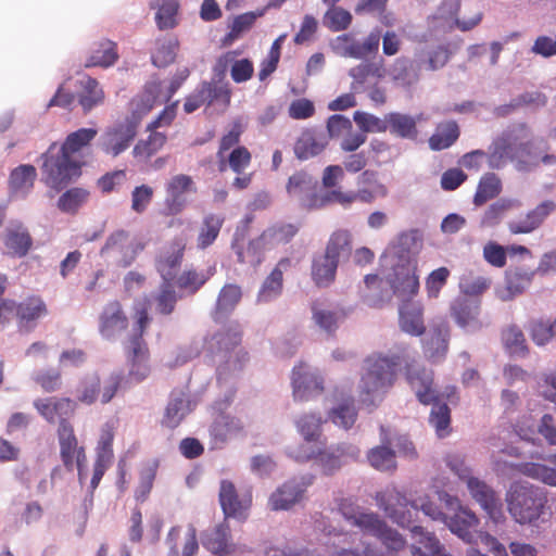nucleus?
Instances as JSON below:
<instances>
[{"mask_svg":"<svg viewBox=\"0 0 556 556\" xmlns=\"http://www.w3.org/2000/svg\"><path fill=\"white\" fill-rule=\"evenodd\" d=\"M420 249V236L413 230L400 235L384 256L386 264L390 266L387 282L391 293L401 301L412 300L419 291L417 266Z\"/></svg>","mask_w":556,"mask_h":556,"instance_id":"f257e3e1","label":"nucleus"},{"mask_svg":"<svg viewBox=\"0 0 556 556\" xmlns=\"http://www.w3.org/2000/svg\"><path fill=\"white\" fill-rule=\"evenodd\" d=\"M96 136L97 129L80 128L70 134L61 147L52 144L45 155L42 165L46 182L58 188L77 177L81 166L80 150L88 146Z\"/></svg>","mask_w":556,"mask_h":556,"instance_id":"f03ea898","label":"nucleus"},{"mask_svg":"<svg viewBox=\"0 0 556 556\" xmlns=\"http://www.w3.org/2000/svg\"><path fill=\"white\" fill-rule=\"evenodd\" d=\"M399 366V356L391 352H374L367 355L359 368L356 392L365 406L377 407L392 389Z\"/></svg>","mask_w":556,"mask_h":556,"instance_id":"7ed1b4c3","label":"nucleus"},{"mask_svg":"<svg viewBox=\"0 0 556 556\" xmlns=\"http://www.w3.org/2000/svg\"><path fill=\"white\" fill-rule=\"evenodd\" d=\"M407 379L422 404H432L429 422L434 428L439 438H445L450 433V408L444 401L454 402L456 388L447 386L442 392L432 388L433 376L430 370H416L407 368Z\"/></svg>","mask_w":556,"mask_h":556,"instance_id":"20e7f679","label":"nucleus"},{"mask_svg":"<svg viewBox=\"0 0 556 556\" xmlns=\"http://www.w3.org/2000/svg\"><path fill=\"white\" fill-rule=\"evenodd\" d=\"M488 164L493 169H501L515 162L518 170H530L538 164L530 155V131L525 125H516L507 129L490 147L486 154Z\"/></svg>","mask_w":556,"mask_h":556,"instance_id":"39448f33","label":"nucleus"},{"mask_svg":"<svg viewBox=\"0 0 556 556\" xmlns=\"http://www.w3.org/2000/svg\"><path fill=\"white\" fill-rule=\"evenodd\" d=\"M153 91L152 86L144 97H136L131 101L130 117L117 121L105 128L98 139V146L105 154L116 157L129 148L137 135L139 121L154 106Z\"/></svg>","mask_w":556,"mask_h":556,"instance_id":"423d86ee","label":"nucleus"},{"mask_svg":"<svg viewBox=\"0 0 556 556\" xmlns=\"http://www.w3.org/2000/svg\"><path fill=\"white\" fill-rule=\"evenodd\" d=\"M377 506L395 523L407 527L413 520V513L422 511L434 521L443 522L445 515L427 494L408 500L396 489H387L376 494Z\"/></svg>","mask_w":556,"mask_h":556,"instance_id":"0eeeda50","label":"nucleus"},{"mask_svg":"<svg viewBox=\"0 0 556 556\" xmlns=\"http://www.w3.org/2000/svg\"><path fill=\"white\" fill-rule=\"evenodd\" d=\"M506 503L511 517L521 525L539 527L548 519L546 497L542 489L527 482H516L506 494Z\"/></svg>","mask_w":556,"mask_h":556,"instance_id":"6e6552de","label":"nucleus"},{"mask_svg":"<svg viewBox=\"0 0 556 556\" xmlns=\"http://www.w3.org/2000/svg\"><path fill=\"white\" fill-rule=\"evenodd\" d=\"M340 515L351 526L358 528L365 534L372 535L381 541L389 552H399L404 548V538L379 517L378 514L364 509L348 500L341 501L338 506Z\"/></svg>","mask_w":556,"mask_h":556,"instance_id":"1a4fd4ad","label":"nucleus"},{"mask_svg":"<svg viewBox=\"0 0 556 556\" xmlns=\"http://www.w3.org/2000/svg\"><path fill=\"white\" fill-rule=\"evenodd\" d=\"M185 247L186 242L184 239H176L161 252L156 261V269L163 279L160 293L154 300L155 309L160 314H170L177 302V295L173 290V280L176 277L179 261L182 260Z\"/></svg>","mask_w":556,"mask_h":556,"instance_id":"9d476101","label":"nucleus"},{"mask_svg":"<svg viewBox=\"0 0 556 556\" xmlns=\"http://www.w3.org/2000/svg\"><path fill=\"white\" fill-rule=\"evenodd\" d=\"M135 323H134V339L128 346V375L125 377L126 382L129 384L139 383L147 379L150 375L151 368L149 365L148 350L142 341L139 339L144 329L150 324L148 315V301L140 300L135 304Z\"/></svg>","mask_w":556,"mask_h":556,"instance_id":"9b49d317","label":"nucleus"},{"mask_svg":"<svg viewBox=\"0 0 556 556\" xmlns=\"http://www.w3.org/2000/svg\"><path fill=\"white\" fill-rule=\"evenodd\" d=\"M241 342V331L238 325H229L212 334H208L204 341V350L219 356L220 363L225 362L229 370H239L248 361V354L239 348Z\"/></svg>","mask_w":556,"mask_h":556,"instance_id":"f8f14e48","label":"nucleus"},{"mask_svg":"<svg viewBox=\"0 0 556 556\" xmlns=\"http://www.w3.org/2000/svg\"><path fill=\"white\" fill-rule=\"evenodd\" d=\"M478 522L477 516L467 507L454 515H445V520L443 521L451 532L464 542L471 543L477 538L494 556H508L505 546L495 538L489 533H476Z\"/></svg>","mask_w":556,"mask_h":556,"instance_id":"ddd939ff","label":"nucleus"},{"mask_svg":"<svg viewBox=\"0 0 556 556\" xmlns=\"http://www.w3.org/2000/svg\"><path fill=\"white\" fill-rule=\"evenodd\" d=\"M143 249L144 243L141 239L131 237L124 230H117L106 239L100 254L109 263L128 267Z\"/></svg>","mask_w":556,"mask_h":556,"instance_id":"4468645a","label":"nucleus"},{"mask_svg":"<svg viewBox=\"0 0 556 556\" xmlns=\"http://www.w3.org/2000/svg\"><path fill=\"white\" fill-rule=\"evenodd\" d=\"M177 103L166 106L163 112L148 125L151 131L147 139L139 140L132 149V155L139 163H146L157 153L166 142V136L156 131L157 128L169 125L176 116Z\"/></svg>","mask_w":556,"mask_h":556,"instance_id":"2eb2a0df","label":"nucleus"},{"mask_svg":"<svg viewBox=\"0 0 556 556\" xmlns=\"http://www.w3.org/2000/svg\"><path fill=\"white\" fill-rule=\"evenodd\" d=\"M291 387L294 401L306 402L324 392L325 380L319 369L301 362L291 371Z\"/></svg>","mask_w":556,"mask_h":556,"instance_id":"dca6fc26","label":"nucleus"},{"mask_svg":"<svg viewBox=\"0 0 556 556\" xmlns=\"http://www.w3.org/2000/svg\"><path fill=\"white\" fill-rule=\"evenodd\" d=\"M314 475L294 477L279 485L268 497V508L274 511L289 510L303 498L308 486L314 482Z\"/></svg>","mask_w":556,"mask_h":556,"instance_id":"f3484780","label":"nucleus"},{"mask_svg":"<svg viewBox=\"0 0 556 556\" xmlns=\"http://www.w3.org/2000/svg\"><path fill=\"white\" fill-rule=\"evenodd\" d=\"M359 455L358 446L342 442L320 448L315 463L323 475L333 476L350 462L357 460Z\"/></svg>","mask_w":556,"mask_h":556,"instance_id":"a211bd4d","label":"nucleus"},{"mask_svg":"<svg viewBox=\"0 0 556 556\" xmlns=\"http://www.w3.org/2000/svg\"><path fill=\"white\" fill-rule=\"evenodd\" d=\"M219 503L226 518L244 521L249 517L252 505V493L250 490L238 492L231 481L222 480L219 486Z\"/></svg>","mask_w":556,"mask_h":556,"instance_id":"6ab92c4d","label":"nucleus"},{"mask_svg":"<svg viewBox=\"0 0 556 556\" xmlns=\"http://www.w3.org/2000/svg\"><path fill=\"white\" fill-rule=\"evenodd\" d=\"M464 483L471 497L482 507L494 522H500L503 515V505L496 492L485 481L471 473Z\"/></svg>","mask_w":556,"mask_h":556,"instance_id":"aec40b11","label":"nucleus"},{"mask_svg":"<svg viewBox=\"0 0 556 556\" xmlns=\"http://www.w3.org/2000/svg\"><path fill=\"white\" fill-rule=\"evenodd\" d=\"M460 3L459 0H444L431 18V26L437 30L446 31L458 27L466 31L477 26L482 20V13L478 12L469 20L460 21L456 17Z\"/></svg>","mask_w":556,"mask_h":556,"instance_id":"412c9836","label":"nucleus"},{"mask_svg":"<svg viewBox=\"0 0 556 556\" xmlns=\"http://www.w3.org/2000/svg\"><path fill=\"white\" fill-rule=\"evenodd\" d=\"M336 404L328 410V419L337 427L349 430L357 419V408L351 388L340 386L334 391Z\"/></svg>","mask_w":556,"mask_h":556,"instance_id":"4be33fe9","label":"nucleus"},{"mask_svg":"<svg viewBox=\"0 0 556 556\" xmlns=\"http://www.w3.org/2000/svg\"><path fill=\"white\" fill-rule=\"evenodd\" d=\"M451 314L457 326L469 333L479 331L488 325L481 317L480 301L476 299L457 298L451 306Z\"/></svg>","mask_w":556,"mask_h":556,"instance_id":"5701e85b","label":"nucleus"},{"mask_svg":"<svg viewBox=\"0 0 556 556\" xmlns=\"http://www.w3.org/2000/svg\"><path fill=\"white\" fill-rule=\"evenodd\" d=\"M113 427L104 425L101 429L100 438L96 448L97 457L93 464V472L89 484V492L92 495L98 488L103 475L110 468L113 460Z\"/></svg>","mask_w":556,"mask_h":556,"instance_id":"b1692460","label":"nucleus"},{"mask_svg":"<svg viewBox=\"0 0 556 556\" xmlns=\"http://www.w3.org/2000/svg\"><path fill=\"white\" fill-rule=\"evenodd\" d=\"M317 181L308 174L299 172L288 181L287 191L307 208H317L325 204V199L316 194Z\"/></svg>","mask_w":556,"mask_h":556,"instance_id":"393cba45","label":"nucleus"},{"mask_svg":"<svg viewBox=\"0 0 556 556\" xmlns=\"http://www.w3.org/2000/svg\"><path fill=\"white\" fill-rule=\"evenodd\" d=\"M60 457L67 470H73L76 462L87 460L84 446L78 445L73 426L68 421H62L58 429Z\"/></svg>","mask_w":556,"mask_h":556,"instance_id":"a878e982","label":"nucleus"},{"mask_svg":"<svg viewBox=\"0 0 556 556\" xmlns=\"http://www.w3.org/2000/svg\"><path fill=\"white\" fill-rule=\"evenodd\" d=\"M168 546V556H195L199 552V542L197 538V529L189 523L185 529L173 527L165 540Z\"/></svg>","mask_w":556,"mask_h":556,"instance_id":"bb28decb","label":"nucleus"},{"mask_svg":"<svg viewBox=\"0 0 556 556\" xmlns=\"http://www.w3.org/2000/svg\"><path fill=\"white\" fill-rule=\"evenodd\" d=\"M201 541L202 545L214 556H231L238 549V545L231 540L230 527L227 522L205 530Z\"/></svg>","mask_w":556,"mask_h":556,"instance_id":"cd10ccee","label":"nucleus"},{"mask_svg":"<svg viewBox=\"0 0 556 556\" xmlns=\"http://www.w3.org/2000/svg\"><path fill=\"white\" fill-rule=\"evenodd\" d=\"M450 326L446 321H440L431 326L424 339V354L431 363L442 362L448 351Z\"/></svg>","mask_w":556,"mask_h":556,"instance_id":"c85d7f7f","label":"nucleus"},{"mask_svg":"<svg viewBox=\"0 0 556 556\" xmlns=\"http://www.w3.org/2000/svg\"><path fill=\"white\" fill-rule=\"evenodd\" d=\"M327 146V134L318 128H305L296 138L293 152L298 160L306 161L319 155Z\"/></svg>","mask_w":556,"mask_h":556,"instance_id":"c756f323","label":"nucleus"},{"mask_svg":"<svg viewBox=\"0 0 556 556\" xmlns=\"http://www.w3.org/2000/svg\"><path fill=\"white\" fill-rule=\"evenodd\" d=\"M311 313L314 326L329 337L336 333L344 319L343 311L326 301L313 302Z\"/></svg>","mask_w":556,"mask_h":556,"instance_id":"7c9ffc66","label":"nucleus"},{"mask_svg":"<svg viewBox=\"0 0 556 556\" xmlns=\"http://www.w3.org/2000/svg\"><path fill=\"white\" fill-rule=\"evenodd\" d=\"M391 289L384 278L378 275H366L364 285L359 289V296L362 302L371 308H381L387 304L392 296Z\"/></svg>","mask_w":556,"mask_h":556,"instance_id":"2f4dec72","label":"nucleus"},{"mask_svg":"<svg viewBox=\"0 0 556 556\" xmlns=\"http://www.w3.org/2000/svg\"><path fill=\"white\" fill-rule=\"evenodd\" d=\"M193 189V180L187 175H176L166 185L165 206L167 214L175 215L182 211L187 203L186 194Z\"/></svg>","mask_w":556,"mask_h":556,"instance_id":"473e14b6","label":"nucleus"},{"mask_svg":"<svg viewBox=\"0 0 556 556\" xmlns=\"http://www.w3.org/2000/svg\"><path fill=\"white\" fill-rule=\"evenodd\" d=\"M195 402L185 392H174L165 408L162 425L175 429L193 410Z\"/></svg>","mask_w":556,"mask_h":556,"instance_id":"72a5a7b5","label":"nucleus"},{"mask_svg":"<svg viewBox=\"0 0 556 556\" xmlns=\"http://www.w3.org/2000/svg\"><path fill=\"white\" fill-rule=\"evenodd\" d=\"M542 434L551 445L556 444V424L553 416L545 414L536 425L532 417L516 426V433L526 441H533L535 433Z\"/></svg>","mask_w":556,"mask_h":556,"instance_id":"f704fd0d","label":"nucleus"},{"mask_svg":"<svg viewBox=\"0 0 556 556\" xmlns=\"http://www.w3.org/2000/svg\"><path fill=\"white\" fill-rule=\"evenodd\" d=\"M8 253L14 256H25L31 248L33 240L27 228L17 220L11 222L2 237Z\"/></svg>","mask_w":556,"mask_h":556,"instance_id":"c9c22d12","label":"nucleus"},{"mask_svg":"<svg viewBox=\"0 0 556 556\" xmlns=\"http://www.w3.org/2000/svg\"><path fill=\"white\" fill-rule=\"evenodd\" d=\"M298 228L291 224H275L263 231V233L255 240L251 241L249 245V252L251 250H267L273 247L286 243L291 240Z\"/></svg>","mask_w":556,"mask_h":556,"instance_id":"e433bc0d","label":"nucleus"},{"mask_svg":"<svg viewBox=\"0 0 556 556\" xmlns=\"http://www.w3.org/2000/svg\"><path fill=\"white\" fill-rule=\"evenodd\" d=\"M289 258H281L276 267L263 281L256 298L260 304L270 303L278 299L282 292L283 273L290 267Z\"/></svg>","mask_w":556,"mask_h":556,"instance_id":"4c0bfd02","label":"nucleus"},{"mask_svg":"<svg viewBox=\"0 0 556 556\" xmlns=\"http://www.w3.org/2000/svg\"><path fill=\"white\" fill-rule=\"evenodd\" d=\"M389 194L388 187L379 179L375 170H364L357 177V197L363 203H372L377 199H384Z\"/></svg>","mask_w":556,"mask_h":556,"instance_id":"58836bf2","label":"nucleus"},{"mask_svg":"<svg viewBox=\"0 0 556 556\" xmlns=\"http://www.w3.org/2000/svg\"><path fill=\"white\" fill-rule=\"evenodd\" d=\"M422 312L424 308L419 302L402 301L399 308L401 329L412 336H421L425 332Z\"/></svg>","mask_w":556,"mask_h":556,"instance_id":"ea45409f","label":"nucleus"},{"mask_svg":"<svg viewBox=\"0 0 556 556\" xmlns=\"http://www.w3.org/2000/svg\"><path fill=\"white\" fill-rule=\"evenodd\" d=\"M39 414L49 422L60 424L67 421L66 418L74 412V402L70 399L49 397L37 400L34 403Z\"/></svg>","mask_w":556,"mask_h":556,"instance_id":"a19ab883","label":"nucleus"},{"mask_svg":"<svg viewBox=\"0 0 556 556\" xmlns=\"http://www.w3.org/2000/svg\"><path fill=\"white\" fill-rule=\"evenodd\" d=\"M349 75L352 78V90L361 93L367 91L371 85L384 77L386 72L381 64L362 63L351 68Z\"/></svg>","mask_w":556,"mask_h":556,"instance_id":"79ce46f5","label":"nucleus"},{"mask_svg":"<svg viewBox=\"0 0 556 556\" xmlns=\"http://www.w3.org/2000/svg\"><path fill=\"white\" fill-rule=\"evenodd\" d=\"M535 271L525 268H517L506 273V285L496 289V296L502 301H510L522 293L530 285Z\"/></svg>","mask_w":556,"mask_h":556,"instance_id":"37998d69","label":"nucleus"},{"mask_svg":"<svg viewBox=\"0 0 556 556\" xmlns=\"http://www.w3.org/2000/svg\"><path fill=\"white\" fill-rule=\"evenodd\" d=\"M243 429V422L230 415H218L210 427V435L215 447H219L228 440L239 434Z\"/></svg>","mask_w":556,"mask_h":556,"instance_id":"c03bdc74","label":"nucleus"},{"mask_svg":"<svg viewBox=\"0 0 556 556\" xmlns=\"http://www.w3.org/2000/svg\"><path fill=\"white\" fill-rule=\"evenodd\" d=\"M412 534L414 539L413 556H450L434 534L425 531L421 527H413Z\"/></svg>","mask_w":556,"mask_h":556,"instance_id":"a18cd8bd","label":"nucleus"},{"mask_svg":"<svg viewBox=\"0 0 556 556\" xmlns=\"http://www.w3.org/2000/svg\"><path fill=\"white\" fill-rule=\"evenodd\" d=\"M127 325V318L124 315L118 302L109 303L100 317V332L111 339L119 334Z\"/></svg>","mask_w":556,"mask_h":556,"instance_id":"49530a36","label":"nucleus"},{"mask_svg":"<svg viewBox=\"0 0 556 556\" xmlns=\"http://www.w3.org/2000/svg\"><path fill=\"white\" fill-rule=\"evenodd\" d=\"M339 262L324 253L314 256L311 268V276L314 283L319 288H328L336 280Z\"/></svg>","mask_w":556,"mask_h":556,"instance_id":"de8ad7c7","label":"nucleus"},{"mask_svg":"<svg viewBox=\"0 0 556 556\" xmlns=\"http://www.w3.org/2000/svg\"><path fill=\"white\" fill-rule=\"evenodd\" d=\"M190 72L187 67L178 68L172 80L167 86H163L161 83L151 81L146 86L144 91L138 97H144L150 87H154L152 99H154V105L169 101L173 94L181 87L184 81L188 78Z\"/></svg>","mask_w":556,"mask_h":556,"instance_id":"09e8293b","label":"nucleus"},{"mask_svg":"<svg viewBox=\"0 0 556 556\" xmlns=\"http://www.w3.org/2000/svg\"><path fill=\"white\" fill-rule=\"evenodd\" d=\"M78 86L80 88L78 102L85 113L90 112L93 108L103 103L104 92L96 79L89 76H83L78 80Z\"/></svg>","mask_w":556,"mask_h":556,"instance_id":"8fccbe9b","label":"nucleus"},{"mask_svg":"<svg viewBox=\"0 0 556 556\" xmlns=\"http://www.w3.org/2000/svg\"><path fill=\"white\" fill-rule=\"evenodd\" d=\"M242 296L241 288L237 285H225L218 293L213 318L219 320L236 308Z\"/></svg>","mask_w":556,"mask_h":556,"instance_id":"3c124183","label":"nucleus"},{"mask_svg":"<svg viewBox=\"0 0 556 556\" xmlns=\"http://www.w3.org/2000/svg\"><path fill=\"white\" fill-rule=\"evenodd\" d=\"M15 315L21 327L30 330L34 321L47 315V307L40 298L33 296L16 305Z\"/></svg>","mask_w":556,"mask_h":556,"instance_id":"603ef678","label":"nucleus"},{"mask_svg":"<svg viewBox=\"0 0 556 556\" xmlns=\"http://www.w3.org/2000/svg\"><path fill=\"white\" fill-rule=\"evenodd\" d=\"M548 464L529 463L521 465L519 471L544 484L556 486V454L546 458Z\"/></svg>","mask_w":556,"mask_h":556,"instance_id":"864d4df0","label":"nucleus"},{"mask_svg":"<svg viewBox=\"0 0 556 556\" xmlns=\"http://www.w3.org/2000/svg\"><path fill=\"white\" fill-rule=\"evenodd\" d=\"M417 119L408 114L391 112L387 114V130L392 135L414 139L417 136Z\"/></svg>","mask_w":556,"mask_h":556,"instance_id":"5fc2aeb1","label":"nucleus"},{"mask_svg":"<svg viewBox=\"0 0 556 556\" xmlns=\"http://www.w3.org/2000/svg\"><path fill=\"white\" fill-rule=\"evenodd\" d=\"M326 420L319 413H305L295 420V428L305 442H316L323 433Z\"/></svg>","mask_w":556,"mask_h":556,"instance_id":"6e6d98bb","label":"nucleus"},{"mask_svg":"<svg viewBox=\"0 0 556 556\" xmlns=\"http://www.w3.org/2000/svg\"><path fill=\"white\" fill-rule=\"evenodd\" d=\"M522 203L518 199L502 198L491 204L481 218V226L489 228L500 224L505 214L513 210H518Z\"/></svg>","mask_w":556,"mask_h":556,"instance_id":"4d7b16f0","label":"nucleus"},{"mask_svg":"<svg viewBox=\"0 0 556 556\" xmlns=\"http://www.w3.org/2000/svg\"><path fill=\"white\" fill-rule=\"evenodd\" d=\"M448 59V50L444 46H438L433 49L417 52L415 63L418 70L437 71L443 67Z\"/></svg>","mask_w":556,"mask_h":556,"instance_id":"13d9d810","label":"nucleus"},{"mask_svg":"<svg viewBox=\"0 0 556 556\" xmlns=\"http://www.w3.org/2000/svg\"><path fill=\"white\" fill-rule=\"evenodd\" d=\"M179 41L174 36L161 38L155 43V50L152 53V63L157 67H165L175 61Z\"/></svg>","mask_w":556,"mask_h":556,"instance_id":"bf43d9fd","label":"nucleus"},{"mask_svg":"<svg viewBox=\"0 0 556 556\" xmlns=\"http://www.w3.org/2000/svg\"><path fill=\"white\" fill-rule=\"evenodd\" d=\"M118 58L115 43L110 40L101 41L91 50L90 55L86 60V67H109L112 66Z\"/></svg>","mask_w":556,"mask_h":556,"instance_id":"052dcab7","label":"nucleus"},{"mask_svg":"<svg viewBox=\"0 0 556 556\" xmlns=\"http://www.w3.org/2000/svg\"><path fill=\"white\" fill-rule=\"evenodd\" d=\"M151 5L156 10L155 21L160 29H169L177 25L178 0H155Z\"/></svg>","mask_w":556,"mask_h":556,"instance_id":"680f3d73","label":"nucleus"},{"mask_svg":"<svg viewBox=\"0 0 556 556\" xmlns=\"http://www.w3.org/2000/svg\"><path fill=\"white\" fill-rule=\"evenodd\" d=\"M36 168L33 165H21L12 170L10 187L14 193L25 195L31 188L36 178Z\"/></svg>","mask_w":556,"mask_h":556,"instance_id":"e2e57ef3","label":"nucleus"},{"mask_svg":"<svg viewBox=\"0 0 556 556\" xmlns=\"http://www.w3.org/2000/svg\"><path fill=\"white\" fill-rule=\"evenodd\" d=\"M459 136V129L455 122L442 123L430 137L429 144L432 150H443L452 146Z\"/></svg>","mask_w":556,"mask_h":556,"instance_id":"0e129e2a","label":"nucleus"},{"mask_svg":"<svg viewBox=\"0 0 556 556\" xmlns=\"http://www.w3.org/2000/svg\"><path fill=\"white\" fill-rule=\"evenodd\" d=\"M502 190L501 179L493 173L483 175L479 181L473 203L477 206L484 204L488 200L495 198Z\"/></svg>","mask_w":556,"mask_h":556,"instance_id":"69168bd1","label":"nucleus"},{"mask_svg":"<svg viewBox=\"0 0 556 556\" xmlns=\"http://www.w3.org/2000/svg\"><path fill=\"white\" fill-rule=\"evenodd\" d=\"M367 459L375 469L380 471H391L396 468L395 453L384 445L371 448Z\"/></svg>","mask_w":556,"mask_h":556,"instance_id":"338daca9","label":"nucleus"},{"mask_svg":"<svg viewBox=\"0 0 556 556\" xmlns=\"http://www.w3.org/2000/svg\"><path fill=\"white\" fill-rule=\"evenodd\" d=\"M100 377L97 374L87 375L76 390L77 400L84 404L91 405L101 397Z\"/></svg>","mask_w":556,"mask_h":556,"instance_id":"774afa93","label":"nucleus"}]
</instances>
